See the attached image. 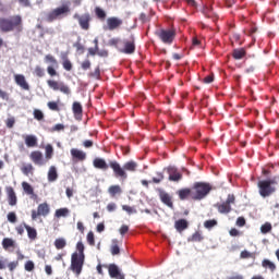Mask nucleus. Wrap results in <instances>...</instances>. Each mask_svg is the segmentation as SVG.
<instances>
[{"label": "nucleus", "mask_w": 279, "mask_h": 279, "mask_svg": "<svg viewBox=\"0 0 279 279\" xmlns=\"http://www.w3.org/2000/svg\"><path fill=\"white\" fill-rule=\"evenodd\" d=\"M23 32V17L21 15H13L9 19L1 17L0 19V31L4 34L8 32Z\"/></svg>", "instance_id": "1"}, {"label": "nucleus", "mask_w": 279, "mask_h": 279, "mask_svg": "<svg viewBox=\"0 0 279 279\" xmlns=\"http://www.w3.org/2000/svg\"><path fill=\"white\" fill-rule=\"evenodd\" d=\"M109 167L116 175H125L126 173H136L138 171V162L129 160L121 167L117 161H110Z\"/></svg>", "instance_id": "2"}, {"label": "nucleus", "mask_w": 279, "mask_h": 279, "mask_svg": "<svg viewBox=\"0 0 279 279\" xmlns=\"http://www.w3.org/2000/svg\"><path fill=\"white\" fill-rule=\"evenodd\" d=\"M276 186H278V181L276 178L263 179L257 183L260 197H270V195H274V193H276Z\"/></svg>", "instance_id": "3"}, {"label": "nucleus", "mask_w": 279, "mask_h": 279, "mask_svg": "<svg viewBox=\"0 0 279 279\" xmlns=\"http://www.w3.org/2000/svg\"><path fill=\"white\" fill-rule=\"evenodd\" d=\"M193 191V202H202L208 196V193L213 191L210 183L196 182L192 186Z\"/></svg>", "instance_id": "4"}, {"label": "nucleus", "mask_w": 279, "mask_h": 279, "mask_svg": "<svg viewBox=\"0 0 279 279\" xmlns=\"http://www.w3.org/2000/svg\"><path fill=\"white\" fill-rule=\"evenodd\" d=\"M86 260V256L77 255V252H74L71 255V265L70 269L75 274V276H80L82 274V269H84V262Z\"/></svg>", "instance_id": "5"}, {"label": "nucleus", "mask_w": 279, "mask_h": 279, "mask_svg": "<svg viewBox=\"0 0 279 279\" xmlns=\"http://www.w3.org/2000/svg\"><path fill=\"white\" fill-rule=\"evenodd\" d=\"M73 19L77 21L81 29L84 32H88V29H90V22L93 21V16L88 12L83 14L74 13Z\"/></svg>", "instance_id": "6"}, {"label": "nucleus", "mask_w": 279, "mask_h": 279, "mask_svg": "<svg viewBox=\"0 0 279 279\" xmlns=\"http://www.w3.org/2000/svg\"><path fill=\"white\" fill-rule=\"evenodd\" d=\"M156 36L159 37L165 45H172L175 40V29H160L156 32Z\"/></svg>", "instance_id": "7"}, {"label": "nucleus", "mask_w": 279, "mask_h": 279, "mask_svg": "<svg viewBox=\"0 0 279 279\" xmlns=\"http://www.w3.org/2000/svg\"><path fill=\"white\" fill-rule=\"evenodd\" d=\"M69 12H71V9L69 8V5L63 4L62 7H59L52 10L50 13H48L46 21L48 23H53V21H57V19H60V16L64 14H69Z\"/></svg>", "instance_id": "8"}, {"label": "nucleus", "mask_w": 279, "mask_h": 279, "mask_svg": "<svg viewBox=\"0 0 279 279\" xmlns=\"http://www.w3.org/2000/svg\"><path fill=\"white\" fill-rule=\"evenodd\" d=\"M47 85L51 90L63 93V95H71V87L69 85L64 84V82H58L54 80H48Z\"/></svg>", "instance_id": "9"}, {"label": "nucleus", "mask_w": 279, "mask_h": 279, "mask_svg": "<svg viewBox=\"0 0 279 279\" xmlns=\"http://www.w3.org/2000/svg\"><path fill=\"white\" fill-rule=\"evenodd\" d=\"M51 213V208H49V204L41 203L38 205L37 210H32V219L33 221H36L38 217H47Z\"/></svg>", "instance_id": "10"}, {"label": "nucleus", "mask_w": 279, "mask_h": 279, "mask_svg": "<svg viewBox=\"0 0 279 279\" xmlns=\"http://www.w3.org/2000/svg\"><path fill=\"white\" fill-rule=\"evenodd\" d=\"M124 48L121 49V53H126L128 56H131L132 53H134V51H136V44H135V39L134 36H131L130 39H125L123 41Z\"/></svg>", "instance_id": "11"}, {"label": "nucleus", "mask_w": 279, "mask_h": 279, "mask_svg": "<svg viewBox=\"0 0 279 279\" xmlns=\"http://www.w3.org/2000/svg\"><path fill=\"white\" fill-rule=\"evenodd\" d=\"M159 199L167 206L168 208L173 209V196L171 194L167 193L163 190L159 191Z\"/></svg>", "instance_id": "12"}, {"label": "nucleus", "mask_w": 279, "mask_h": 279, "mask_svg": "<svg viewBox=\"0 0 279 279\" xmlns=\"http://www.w3.org/2000/svg\"><path fill=\"white\" fill-rule=\"evenodd\" d=\"M123 25V20L119 19V17H109L107 20V29H109V32H114V29H119V27H121Z\"/></svg>", "instance_id": "13"}, {"label": "nucleus", "mask_w": 279, "mask_h": 279, "mask_svg": "<svg viewBox=\"0 0 279 279\" xmlns=\"http://www.w3.org/2000/svg\"><path fill=\"white\" fill-rule=\"evenodd\" d=\"M179 199L181 202H186V199H193V187H183L177 192Z\"/></svg>", "instance_id": "14"}, {"label": "nucleus", "mask_w": 279, "mask_h": 279, "mask_svg": "<svg viewBox=\"0 0 279 279\" xmlns=\"http://www.w3.org/2000/svg\"><path fill=\"white\" fill-rule=\"evenodd\" d=\"M14 82L22 90H29V83H27V80L25 78V75L23 74H15L14 75Z\"/></svg>", "instance_id": "15"}, {"label": "nucleus", "mask_w": 279, "mask_h": 279, "mask_svg": "<svg viewBox=\"0 0 279 279\" xmlns=\"http://www.w3.org/2000/svg\"><path fill=\"white\" fill-rule=\"evenodd\" d=\"M108 272H109L110 278L125 279V276H123V274H121V270H119V266H117L116 264H110L108 266Z\"/></svg>", "instance_id": "16"}, {"label": "nucleus", "mask_w": 279, "mask_h": 279, "mask_svg": "<svg viewBox=\"0 0 279 279\" xmlns=\"http://www.w3.org/2000/svg\"><path fill=\"white\" fill-rule=\"evenodd\" d=\"M29 158L35 165H45V157L40 150L32 151Z\"/></svg>", "instance_id": "17"}, {"label": "nucleus", "mask_w": 279, "mask_h": 279, "mask_svg": "<svg viewBox=\"0 0 279 279\" xmlns=\"http://www.w3.org/2000/svg\"><path fill=\"white\" fill-rule=\"evenodd\" d=\"M7 191V197L9 202V206H16V193L14 192V189L12 186H9L5 189Z\"/></svg>", "instance_id": "18"}, {"label": "nucleus", "mask_w": 279, "mask_h": 279, "mask_svg": "<svg viewBox=\"0 0 279 279\" xmlns=\"http://www.w3.org/2000/svg\"><path fill=\"white\" fill-rule=\"evenodd\" d=\"M2 247L5 252H10V250H16V241L12 238H4L2 240Z\"/></svg>", "instance_id": "19"}, {"label": "nucleus", "mask_w": 279, "mask_h": 279, "mask_svg": "<svg viewBox=\"0 0 279 279\" xmlns=\"http://www.w3.org/2000/svg\"><path fill=\"white\" fill-rule=\"evenodd\" d=\"M166 173L168 175H184V174H189L191 172H189V170L186 169H182V171L178 170V168L173 167V166H169L166 169Z\"/></svg>", "instance_id": "20"}, {"label": "nucleus", "mask_w": 279, "mask_h": 279, "mask_svg": "<svg viewBox=\"0 0 279 279\" xmlns=\"http://www.w3.org/2000/svg\"><path fill=\"white\" fill-rule=\"evenodd\" d=\"M72 112H73L75 119H82V112H84L82 104L74 101L72 105Z\"/></svg>", "instance_id": "21"}, {"label": "nucleus", "mask_w": 279, "mask_h": 279, "mask_svg": "<svg viewBox=\"0 0 279 279\" xmlns=\"http://www.w3.org/2000/svg\"><path fill=\"white\" fill-rule=\"evenodd\" d=\"M177 232H184L189 228V221L186 219H179L174 222Z\"/></svg>", "instance_id": "22"}, {"label": "nucleus", "mask_w": 279, "mask_h": 279, "mask_svg": "<svg viewBox=\"0 0 279 279\" xmlns=\"http://www.w3.org/2000/svg\"><path fill=\"white\" fill-rule=\"evenodd\" d=\"M71 156L72 158H75V160H86V153L76 148L71 149Z\"/></svg>", "instance_id": "23"}, {"label": "nucleus", "mask_w": 279, "mask_h": 279, "mask_svg": "<svg viewBox=\"0 0 279 279\" xmlns=\"http://www.w3.org/2000/svg\"><path fill=\"white\" fill-rule=\"evenodd\" d=\"M24 228L27 232V236L28 239H31V241H36V239H38V232L36 231L35 228L29 227L28 225L24 223Z\"/></svg>", "instance_id": "24"}, {"label": "nucleus", "mask_w": 279, "mask_h": 279, "mask_svg": "<svg viewBox=\"0 0 279 279\" xmlns=\"http://www.w3.org/2000/svg\"><path fill=\"white\" fill-rule=\"evenodd\" d=\"M26 147H36L38 145V138L36 135H26L24 137Z\"/></svg>", "instance_id": "25"}, {"label": "nucleus", "mask_w": 279, "mask_h": 279, "mask_svg": "<svg viewBox=\"0 0 279 279\" xmlns=\"http://www.w3.org/2000/svg\"><path fill=\"white\" fill-rule=\"evenodd\" d=\"M245 56H247L245 48L234 49L232 52V58H234V60H243Z\"/></svg>", "instance_id": "26"}, {"label": "nucleus", "mask_w": 279, "mask_h": 279, "mask_svg": "<svg viewBox=\"0 0 279 279\" xmlns=\"http://www.w3.org/2000/svg\"><path fill=\"white\" fill-rule=\"evenodd\" d=\"M94 167L96 169H102L104 171L108 170V163L102 158L94 159Z\"/></svg>", "instance_id": "27"}, {"label": "nucleus", "mask_w": 279, "mask_h": 279, "mask_svg": "<svg viewBox=\"0 0 279 279\" xmlns=\"http://www.w3.org/2000/svg\"><path fill=\"white\" fill-rule=\"evenodd\" d=\"M108 193L111 197H117V195L123 193V190L121 189V185H111L108 189Z\"/></svg>", "instance_id": "28"}, {"label": "nucleus", "mask_w": 279, "mask_h": 279, "mask_svg": "<svg viewBox=\"0 0 279 279\" xmlns=\"http://www.w3.org/2000/svg\"><path fill=\"white\" fill-rule=\"evenodd\" d=\"M217 209L221 215H228V213L232 210V206L227 202H223L222 204L217 205Z\"/></svg>", "instance_id": "29"}, {"label": "nucleus", "mask_w": 279, "mask_h": 279, "mask_svg": "<svg viewBox=\"0 0 279 279\" xmlns=\"http://www.w3.org/2000/svg\"><path fill=\"white\" fill-rule=\"evenodd\" d=\"M262 267H264V269H269L271 274H274V271L277 269L276 264L269 259L262 260Z\"/></svg>", "instance_id": "30"}, {"label": "nucleus", "mask_w": 279, "mask_h": 279, "mask_svg": "<svg viewBox=\"0 0 279 279\" xmlns=\"http://www.w3.org/2000/svg\"><path fill=\"white\" fill-rule=\"evenodd\" d=\"M21 171L24 175H32L34 173V166L32 163H24L21 167Z\"/></svg>", "instance_id": "31"}, {"label": "nucleus", "mask_w": 279, "mask_h": 279, "mask_svg": "<svg viewBox=\"0 0 279 279\" xmlns=\"http://www.w3.org/2000/svg\"><path fill=\"white\" fill-rule=\"evenodd\" d=\"M110 252L112 256H118V254H121V248L119 247V240H112Z\"/></svg>", "instance_id": "32"}, {"label": "nucleus", "mask_w": 279, "mask_h": 279, "mask_svg": "<svg viewBox=\"0 0 279 279\" xmlns=\"http://www.w3.org/2000/svg\"><path fill=\"white\" fill-rule=\"evenodd\" d=\"M56 250H64L66 247V240L64 238H58L54 240Z\"/></svg>", "instance_id": "33"}, {"label": "nucleus", "mask_w": 279, "mask_h": 279, "mask_svg": "<svg viewBox=\"0 0 279 279\" xmlns=\"http://www.w3.org/2000/svg\"><path fill=\"white\" fill-rule=\"evenodd\" d=\"M192 243H202L204 241V235L199 231H196L192 234V236L189 239Z\"/></svg>", "instance_id": "34"}, {"label": "nucleus", "mask_w": 279, "mask_h": 279, "mask_svg": "<svg viewBox=\"0 0 279 279\" xmlns=\"http://www.w3.org/2000/svg\"><path fill=\"white\" fill-rule=\"evenodd\" d=\"M203 14L207 16V19H211V16H215V12H213V5L207 4L203 9Z\"/></svg>", "instance_id": "35"}, {"label": "nucleus", "mask_w": 279, "mask_h": 279, "mask_svg": "<svg viewBox=\"0 0 279 279\" xmlns=\"http://www.w3.org/2000/svg\"><path fill=\"white\" fill-rule=\"evenodd\" d=\"M54 217L60 219V217H69V208H60L54 213Z\"/></svg>", "instance_id": "36"}, {"label": "nucleus", "mask_w": 279, "mask_h": 279, "mask_svg": "<svg viewBox=\"0 0 279 279\" xmlns=\"http://www.w3.org/2000/svg\"><path fill=\"white\" fill-rule=\"evenodd\" d=\"M62 66L65 71H73V63H71V60L66 56L63 57Z\"/></svg>", "instance_id": "37"}, {"label": "nucleus", "mask_w": 279, "mask_h": 279, "mask_svg": "<svg viewBox=\"0 0 279 279\" xmlns=\"http://www.w3.org/2000/svg\"><path fill=\"white\" fill-rule=\"evenodd\" d=\"M45 62L52 64L53 66L58 68V60L52 54L45 56Z\"/></svg>", "instance_id": "38"}, {"label": "nucleus", "mask_w": 279, "mask_h": 279, "mask_svg": "<svg viewBox=\"0 0 279 279\" xmlns=\"http://www.w3.org/2000/svg\"><path fill=\"white\" fill-rule=\"evenodd\" d=\"M271 222H266L264 225H262L260 227V232L262 234H269V232H271Z\"/></svg>", "instance_id": "39"}, {"label": "nucleus", "mask_w": 279, "mask_h": 279, "mask_svg": "<svg viewBox=\"0 0 279 279\" xmlns=\"http://www.w3.org/2000/svg\"><path fill=\"white\" fill-rule=\"evenodd\" d=\"M53 158V146L51 144L46 145V159L51 160Z\"/></svg>", "instance_id": "40"}, {"label": "nucleus", "mask_w": 279, "mask_h": 279, "mask_svg": "<svg viewBox=\"0 0 279 279\" xmlns=\"http://www.w3.org/2000/svg\"><path fill=\"white\" fill-rule=\"evenodd\" d=\"M76 250H77V252H76L77 256H86L84 254L85 246H84V243L82 241L76 243Z\"/></svg>", "instance_id": "41"}, {"label": "nucleus", "mask_w": 279, "mask_h": 279, "mask_svg": "<svg viewBox=\"0 0 279 279\" xmlns=\"http://www.w3.org/2000/svg\"><path fill=\"white\" fill-rule=\"evenodd\" d=\"M23 190L25 191V193H27V195H34V187H32V185L27 182H23L22 183Z\"/></svg>", "instance_id": "42"}, {"label": "nucleus", "mask_w": 279, "mask_h": 279, "mask_svg": "<svg viewBox=\"0 0 279 279\" xmlns=\"http://www.w3.org/2000/svg\"><path fill=\"white\" fill-rule=\"evenodd\" d=\"M122 210L128 213V215H136V208L131 207L130 205H122Z\"/></svg>", "instance_id": "43"}, {"label": "nucleus", "mask_w": 279, "mask_h": 279, "mask_svg": "<svg viewBox=\"0 0 279 279\" xmlns=\"http://www.w3.org/2000/svg\"><path fill=\"white\" fill-rule=\"evenodd\" d=\"M33 114L34 119H36L37 121H43V119H45V113H43L40 109H35Z\"/></svg>", "instance_id": "44"}, {"label": "nucleus", "mask_w": 279, "mask_h": 279, "mask_svg": "<svg viewBox=\"0 0 279 279\" xmlns=\"http://www.w3.org/2000/svg\"><path fill=\"white\" fill-rule=\"evenodd\" d=\"M49 110H52L53 112H60V107L58 106V102L56 101H49L47 104Z\"/></svg>", "instance_id": "45"}, {"label": "nucleus", "mask_w": 279, "mask_h": 279, "mask_svg": "<svg viewBox=\"0 0 279 279\" xmlns=\"http://www.w3.org/2000/svg\"><path fill=\"white\" fill-rule=\"evenodd\" d=\"M95 12H96L97 19H100L101 21H104V19H106V11H104V9L96 8Z\"/></svg>", "instance_id": "46"}, {"label": "nucleus", "mask_w": 279, "mask_h": 279, "mask_svg": "<svg viewBox=\"0 0 279 279\" xmlns=\"http://www.w3.org/2000/svg\"><path fill=\"white\" fill-rule=\"evenodd\" d=\"M34 73L37 77H45V70L40 65L35 66Z\"/></svg>", "instance_id": "47"}, {"label": "nucleus", "mask_w": 279, "mask_h": 279, "mask_svg": "<svg viewBox=\"0 0 279 279\" xmlns=\"http://www.w3.org/2000/svg\"><path fill=\"white\" fill-rule=\"evenodd\" d=\"M217 226V220L211 219V220H206L204 222V227L207 228V230H210L211 228H215Z\"/></svg>", "instance_id": "48"}, {"label": "nucleus", "mask_w": 279, "mask_h": 279, "mask_svg": "<svg viewBox=\"0 0 279 279\" xmlns=\"http://www.w3.org/2000/svg\"><path fill=\"white\" fill-rule=\"evenodd\" d=\"M35 268H36V266L34 265V263L32 260H27L24 264L25 271H33Z\"/></svg>", "instance_id": "49"}, {"label": "nucleus", "mask_w": 279, "mask_h": 279, "mask_svg": "<svg viewBox=\"0 0 279 279\" xmlns=\"http://www.w3.org/2000/svg\"><path fill=\"white\" fill-rule=\"evenodd\" d=\"M87 243L88 245H92V246L95 245V233H93V231H89L87 233Z\"/></svg>", "instance_id": "50"}, {"label": "nucleus", "mask_w": 279, "mask_h": 279, "mask_svg": "<svg viewBox=\"0 0 279 279\" xmlns=\"http://www.w3.org/2000/svg\"><path fill=\"white\" fill-rule=\"evenodd\" d=\"M8 221H10V223H16V213L11 211L8 214Z\"/></svg>", "instance_id": "51"}, {"label": "nucleus", "mask_w": 279, "mask_h": 279, "mask_svg": "<svg viewBox=\"0 0 279 279\" xmlns=\"http://www.w3.org/2000/svg\"><path fill=\"white\" fill-rule=\"evenodd\" d=\"M203 82L204 84H213V82H215V74H209L205 76Z\"/></svg>", "instance_id": "52"}, {"label": "nucleus", "mask_w": 279, "mask_h": 279, "mask_svg": "<svg viewBox=\"0 0 279 279\" xmlns=\"http://www.w3.org/2000/svg\"><path fill=\"white\" fill-rule=\"evenodd\" d=\"M100 75H101V70L99 69V66H97L95 71L89 74V77H96V80H99Z\"/></svg>", "instance_id": "53"}, {"label": "nucleus", "mask_w": 279, "mask_h": 279, "mask_svg": "<svg viewBox=\"0 0 279 279\" xmlns=\"http://www.w3.org/2000/svg\"><path fill=\"white\" fill-rule=\"evenodd\" d=\"M0 99H3L4 101H10V94L8 92L0 89Z\"/></svg>", "instance_id": "54"}, {"label": "nucleus", "mask_w": 279, "mask_h": 279, "mask_svg": "<svg viewBox=\"0 0 279 279\" xmlns=\"http://www.w3.org/2000/svg\"><path fill=\"white\" fill-rule=\"evenodd\" d=\"M47 73L50 75V77H56V75H58V71H56V69L51 65L47 68Z\"/></svg>", "instance_id": "55"}, {"label": "nucleus", "mask_w": 279, "mask_h": 279, "mask_svg": "<svg viewBox=\"0 0 279 279\" xmlns=\"http://www.w3.org/2000/svg\"><path fill=\"white\" fill-rule=\"evenodd\" d=\"M19 267V260H14L8 264V269L9 271H14Z\"/></svg>", "instance_id": "56"}, {"label": "nucleus", "mask_w": 279, "mask_h": 279, "mask_svg": "<svg viewBox=\"0 0 279 279\" xmlns=\"http://www.w3.org/2000/svg\"><path fill=\"white\" fill-rule=\"evenodd\" d=\"M16 123V120L14 118H9L5 121V125L7 128H9L11 130V128H14V124Z\"/></svg>", "instance_id": "57"}, {"label": "nucleus", "mask_w": 279, "mask_h": 279, "mask_svg": "<svg viewBox=\"0 0 279 279\" xmlns=\"http://www.w3.org/2000/svg\"><path fill=\"white\" fill-rule=\"evenodd\" d=\"M8 267V258L0 256V270L5 269Z\"/></svg>", "instance_id": "58"}, {"label": "nucleus", "mask_w": 279, "mask_h": 279, "mask_svg": "<svg viewBox=\"0 0 279 279\" xmlns=\"http://www.w3.org/2000/svg\"><path fill=\"white\" fill-rule=\"evenodd\" d=\"M119 232L122 236H124V234H128V232H130V227L128 225H123L120 229Z\"/></svg>", "instance_id": "59"}, {"label": "nucleus", "mask_w": 279, "mask_h": 279, "mask_svg": "<svg viewBox=\"0 0 279 279\" xmlns=\"http://www.w3.org/2000/svg\"><path fill=\"white\" fill-rule=\"evenodd\" d=\"M20 5H22V8H32V2L29 0H17Z\"/></svg>", "instance_id": "60"}, {"label": "nucleus", "mask_w": 279, "mask_h": 279, "mask_svg": "<svg viewBox=\"0 0 279 279\" xmlns=\"http://www.w3.org/2000/svg\"><path fill=\"white\" fill-rule=\"evenodd\" d=\"M229 234H230V236H241V231H239V229H236V228H232L229 231Z\"/></svg>", "instance_id": "61"}, {"label": "nucleus", "mask_w": 279, "mask_h": 279, "mask_svg": "<svg viewBox=\"0 0 279 279\" xmlns=\"http://www.w3.org/2000/svg\"><path fill=\"white\" fill-rule=\"evenodd\" d=\"M235 225H236L239 228H243V226H245V218H244V217H239V218L236 219Z\"/></svg>", "instance_id": "62"}, {"label": "nucleus", "mask_w": 279, "mask_h": 279, "mask_svg": "<svg viewBox=\"0 0 279 279\" xmlns=\"http://www.w3.org/2000/svg\"><path fill=\"white\" fill-rule=\"evenodd\" d=\"M81 66L83 71H88V69H90V61L89 60L83 61Z\"/></svg>", "instance_id": "63"}, {"label": "nucleus", "mask_w": 279, "mask_h": 279, "mask_svg": "<svg viewBox=\"0 0 279 279\" xmlns=\"http://www.w3.org/2000/svg\"><path fill=\"white\" fill-rule=\"evenodd\" d=\"M241 258H252V253L250 251H242L240 254Z\"/></svg>", "instance_id": "64"}]
</instances>
